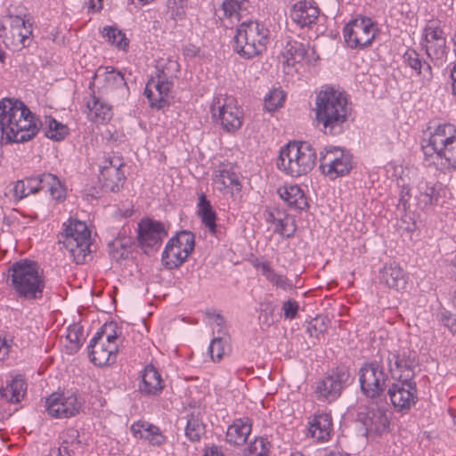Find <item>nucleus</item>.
<instances>
[{
  "label": "nucleus",
  "instance_id": "1",
  "mask_svg": "<svg viewBox=\"0 0 456 456\" xmlns=\"http://www.w3.org/2000/svg\"><path fill=\"white\" fill-rule=\"evenodd\" d=\"M0 128L9 142H25L34 138L38 127L35 115L20 101L0 102Z\"/></svg>",
  "mask_w": 456,
  "mask_h": 456
},
{
  "label": "nucleus",
  "instance_id": "2",
  "mask_svg": "<svg viewBox=\"0 0 456 456\" xmlns=\"http://www.w3.org/2000/svg\"><path fill=\"white\" fill-rule=\"evenodd\" d=\"M315 117L321 130L329 135H338L345 131L350 115L346 94L328 88L316 96Z\"/></svg>",
  "mask_w": 456,
  "mask_h": 456
},
{
  "label": "nucleus",
  "instance_id": "3",
  "mask_svg": "<svg viewBox=\"0 0 456 456\" xmlns=\"http://www.w3.org/2000/svg\"><path fill=\"white\" fill-rule=\"evenodd\" d=\"M9 279L18 297L35 300L43 297L45 276L37 262L21 259L9 267Z\"/></svg>",
  "mask_w": 456,
  "mask_h": 456
},
{
  "label": "nucleus",
  "instance_id": "4",
  "mask_svg": "<svg viewBox=\"0 0 456 456\" xmlns=\"http://www.w3.org/2000/svg\"><path fill=\"white\" fill-rule=\"evenodd\" d=\"M316 162V151L307 142H289L280 151L276 161L278 169L292 177L309 173Z\"/></svg>",
  "mask_w": 456,
  "mask_h": 456
},
{
  "label": "nucleus",
  "instance_id": "5",
  "mask_svg": "<svg viewBox=\"0 0 456 456\" xmlns=\"http://www.w3.org/2000/svg\"><path fill=\"white\" fill-rule=\"evenodd\" d=\"M269 29L257 20L243 21L236 29L233 50L244 59H252L265 51Z\"/></svg>",
  "mask_w": 456,
  "mask_h": 456
},
{
  "label": "nucleus",
  "instance_id": "6",
  "mask_svg": "<svg viewBox=\"0 0 456 456\" xmlns=\"http://www.w3.org/2000/svg\"><path fill=\"white\" fill-rule=\"evenodd\" d=\"M63 225L59 242L63 244L76 264L86 263L91 254V232L86 224L70 219L69 224Z\"/></svg>",
  "mask_w": 456,
  "mask_h": 456
},
{
  "label": "nucleus",
  "instance_id": "7",
  "mask_svg": "<svg viewBox=\"0 0 456 456\" xmlns=\"http://www.w3.org/2000/svg\"><path fill=\"white\" fill-rule=\"evenodd\" d=\"M5 18L10 28L4 24L0 27V37L4 45L12 51L28 46L33 30L29 14L22 12L12 13L9 11Z\"/></svg>",
  "mask_w": 456,
  "mask_h": 456
},
{
  "label": "nucleus",
  "instance_id": "8",
  "mask_svg": "<svg viewBox=\"0 0 456 456\" xmlns=\"http://www.w3.org/2000/svg\"><path fill=\"white\" fill-rule=\"evenodd\" d=\"M357 419L364 426L368 436H381L389 432L390 417L387 399H369L357 413Z\"/></svg>",
  "mask_w": 456,
  "mask_h": 456
},
{
  "label": "nucleus",
  "instance_id": "9",
  "mask_svg": "<svg viewBox=\"0 0 456 456\" xmlns=\"http://www.w3.org/2000/svg\"><path fill=\"white\" fill-rule=\"evenodd\" d=\"M387 381L388 374L381 362H366L359 370L360 388L368 399H387Z\"/></svg>",
  "mask_w": 456,
  "mask_h": 456
},
{
  "label": "nucleus",
  "instance_id": "10",
  "mask_svg": "<svg viewBox=\"0 0 456 456\" xmlns=\"http://www.w3.org/2000/svg\"><path fill=\"white\" fill-rule=\"evenodd\" d=\"M194 246V235L191 232H178L167 241L162 252V265L168 270L178 268L191 254Z\"/></svg>",
  "mask_w": 456,
  "mask_h": 456
},
{
  "label": "nucleus",
  "instance_id": "11",
  "mask_svg": "<svg viewBox=\"0 0 456 456\" xmlns=\"http://www.w3.org/2000/svg\"><path fill=\"white\" fill-rule=\"evenodd\" d=\"M351 374L348 367L338 366L321 381L316 384V398L323 403H332L342 394L343 390L350 384Z\"/></svg>",
  "mask_w": 456,
  "mask_h": 456
},
{
  "label": "nucleus",
  "instance_id": "12",
  "mask_svg": "<svg viewBox=\"0 0 456 456\" xmlns=\"http://www.w3.org/2000/svg\"><path fill=\"white\" fill-rule=\"evenodd\" d=\"M379 29L368 17H356L343 28L345 43L351 49H363L373 42Z\"/></svg>",
  "mask_w": 456,
  "mask_h": 456
},
{
  "label": "nucleus",
  "instance_id": "13",
  "mask_svg": "<svg viewBox=\"0 0 456 456\" xmlns=\"http://www.w3.org/2000/svg\"><path fill=\"white\" fill-rule=\"evenodd\" d=\"M424 160L443 173L456 169V135L443 139L440 145L422 147Z\"/></svg>",
  "mask_w": 456,
  "mask_h": 456
},
{
  "label": "nucleus",
  "instance_id": "14",
  "mask_svg": "<svg viewBox=\"0 0 456 456\" xmlns=\"http://www.w3.org/2000/svg\"><path fill=\"white\" fill-rule=\"evenodd\" d=\"M94 78L99 92L110 99L122 101L128 97L129 87L121 71L112 67H101Z\"/></svg>",
  "mask_w": 456,
  "mask_h": 456
},
{
  "label": "nucleus",
  "instance_id": "15",
  "mask_svg": "<svg viewBox=\"0 0 456 456\" xmlns=\"http://www.w3.org/2000/svg\"><path fill=\"white\" fill-rule=\"evenodd\" d=\"M387 363L393 378L400 381L413 380L419 368L418 354L410 348L389 351Z\"/></svg>",
  "mask_w": 456,
  "mask_h": 456
},
{
  "label": "nucleus",
  "instance_id": "16",
  "mask_svg": "<svg viewBox=\"0 0 456 456\" xmlns=\"http://www.w3.org/2000/svg\"><path fill=\"white\" fill-rule=\"evenodd\" d=\"M213 118L220 122L227 132H235L240 128L243 120L242 110L232 97H216L211 104Z\"/></svg>",
  "mask_w": 456,
  "mask_h": 456
},
{
  "label": "nucleus",
  "instance_id": "17",
  "mask_svg": "<svg viewBox=\"0 0 456 456\" xmlns=\"http://www.w3.org/2000/svg\"><path fill=\"white\" fill-rule=\"evenodd\" d=\"M320 167L332 179L343 176L352 168V156L341 148L326 147L320 152Z\"/></svg>",
  "mask_w": 456,
  "mask_h": 456
},
{
  "label": "nucleus",
  "instance_id": "18",
  "mask_svg": "<svg viewBox=\"0 0 456 456\" xmlns=\"http://www.w3.org/2000/svg\"><path fill=\"white\" fill-rule=\"evenodd\" d=\"M49 415L58 419L70 418L77 414L82 407V401L73 392L53 393L45 402Z\"/></svg>",
  "mask_w": 456,
  "mask_h": 456
},
{
  "label": "nucleus",
  "instance_id": "19",
  "mask_svg": "<svg viewBox=\"0 0 456 456\" xmlns=\"http://www.w3.org/2000/svg\"><path fill=\"white\" fill-rule=\"evenodd\" d=\"M417 392V385L414 380H397L389 387L387 395L395 411L404 414L416 404Z\"/></svg>",
  "mask_w": 456,
  "mask_h": 456
},
{
  "label": "nucleus",
  "instance_id": "20",
  "mask_svg": "<svg viewBox=\"0 0 456 456\" xmlns=\"http://www.w3.org/2000/svg\"><path fill=\"white\" fill-rule=\"evenodd\" d=\"M167 235L163 224L159 221L142 219L138 224V241L144 248L159 246Z\"/></svg>",
  "mask_w": 456,
  "mask_h": 456
},
{
  "label": "nucleus",
  "instance_id": "21",
  "mask_svg": "<svg viewBox=\"0 0 456 456\" xmlns=\"http://www.w3.org/2000/svg\"><path fill=\"white\" fill-rule=\"evenodd\" d=\"M174 84L157 76L151 77L144 88V95L149 101L150 106L157 110L164 108L167 104V98Z\"/></svg>",
  "mask_w": 456,
  "mask_h": 456
},
{
  "label": "nucleus",
  "instance_id": "22",
  "mask_svg": "<svg viewBox=\"0 0 456 456\" xmlns=\"http://www.w3.org/2000/svg\"><path fill=\"white\" fill-rule=\"evenodd\" d=\"M101 338L100 334H95L88 345L90 360L96 366H104L115 362L118 350V345H107Z\"/></svg>",
  "mask_w": 456,
  "mask_h": 456
},
{
  "label": "nucleus",
  "instance_id": "23",
  "mask_svg": "<svg viewBox=\"0 0 456 456\" xmlns=\"http://www.w3.org/2000/svg\"><path fill=\"white\" fill-rule=\"evenodd\" d=\"M333 433L332 418L327 412H316L308 421V434L318 442H327Z\"/></svg>",
  "mask_w": 456,
  "mask_h": 456
},
{
  "label": "nucleus",
  "instance_id": "24",
  "mask_svg": "<svg viewBox=\"0 0 456 456\" xmlns=\"http://www.w3.org/2000/svg\"><path fill=\"white\" fill-rule=\"evenodd\" d=\"M319 8L307 1H298L290 9L291 20L300 28L311 27L316 23Z\"/></svg>",
  "mask_w": 456,
  "mask_h": 456
},
{
  "label": "nucleus",
  "instance_id": "25",
  "mask_svg": "<svg viewBox=\"0 0 456 456\" xmlns=\"http://www.w3.org/2000/svg\"><path fill=\"white\" fill-rule=\"evenodd\" d=\"M165 387L160 373L151 364L147 365L138 386L139 392L144 395H159Z\"/></svg>",
  "mask_w": 456,
  "mask_h": 456
},
{
  "label": "nucleus",
  "instance_id": "26",
  "mask_svg": "<svg viewBox=\"0 0 456 456\" xmlns=\"http://www.w3.org/2000/svg\"><path fill=\"white\" fill-rule=\"evenodd\" d=\"M380 280L395 290L404 289L408 283L406 273L396 263L387 264L380 270Z\"/></svg>",
  "mask_w": 456,
  "mask_h": 456
},
{
  "label": "nucleus",
  "instance_id": "27",
  "mask_svg": "<svg viewBox=\"0 0 456 456\" xmlns=\"http://www.w3.org/2000/svg\"><path fill=\"white\" fill-rule=\"evenodd\" d=\"M403 61L424 81L430 82L433 78L431 65L414 49H408Z\"/></svg>",
  "mask_w": 456,
  "mask_h": 456
},
{
  "label": "nucleus",
  "instance_id": "28",
  "mask_svg": "<svg viewBox=\"0 0 456 456\" xmlns=\"http://www.w3.org/2000/svg\"><path fill=\"white\" fill-rule=\"evenodd\" d=\"M131 432L135 438L147 440L153 446H160L167 441L158 427L146 422L138 421L133 424Z\"/></svg>",
  "mask_w": 456,
  "mask_h": 456
},
{
  "label": "nucleus",
  "instance_id": "29",
  "mask_svg": "<svg viewBox=\"0 0 456 456\" xmlns=\"http://www.w3.org/2000/svg\"><path fill=\"white\" fill-rule=\"evenodd\" d=\"M251 420L248 418L235 419L225 434V440L230 444L242 445L251 433Z\"/></svg>",
  "mask_w": 456,
  "mask_h": 456
},
{
  "label": "nucleus",
  "instance_id": "30",
  "mask_svg": "<svg viewBox=\"0 0 456 456\" xmlns=\"http://www.w3.org/2000/svg\"><path fill=\"white\" fill-rule=\"evenodd\" d=\"M278 193L289 207L296 210H305L309 204L304 191L297 184L285 185L278 189Z\"/></svg>",
  "mask_w": 456,
  "mask_h": 456
},
{
  "label": "nucleus",
  "instance_id": "31",
  "mask_svg": "<svg viewBox=\"0 0 456 456\" xmlns=\"http://www.w3.org/2000/svg\"><path fill=\"white\" fill-rule=\"evenodd\" d=\"M115 162L114 167L101 169L99 176L102 183V188L111 192L118 191L126 180L124 172L121 170V164L117 160Z\"/></svg>",
  "mask_w": 456,
  "mask_h": 456
},
{
  "label": "nucleus",
  "instance_id": "32",
  "mask_svg": "<svg viewBox=\"0 0 456 456\" xmlns=\"http://www.w3.org/2000/svg\"><path fill=\"white\" fill-rule=\"evenodd\" d=\"M252 265L255 268L260 270L266 280L276 287L284 290L291 289L294 287L292 281L285 275L278 274L274 271L269 261H260L258 258H256L252 261Z\"/></svg>",
  "mask_w": 456,
  "mask_h": 456
},
{
  "label": "nucleus",
  "instance_id": "33",
  "mask_svg": "<svg viewBox=\"0 0 456 456\" xmlns=\"http://www.w3.org/2000/svg\"><path fill=\"white\" fill-rule=\"evenodd\" d=\"M456 135V127L450 123L439 124L434 127L429 126L421 142V148L426 145H440L443 139Z\"/></svg>",
  "mask_w": 456,
  "mask_h": 456
},
{
  "label": "nucleus",
  "instance_id": "34",
  "mask_svg": "<svg viewBox=\"0 0 456 456\" xmlns=\"http://www.w3.org/2000/svg\"><path fill=\"white\" fill-rule=\"evenodd\" d=\"M418 204L422 209H428L437 203L438 195L436 193V184L421 178L417 183Z\"/></svg>",
  "mask_w": 456,
  "mask_h": 456
},
{
  "label": "nucleus",
  "instance_id": "35",
  "mask_svg": "<svg viewBox=\"0 0 456 456\" xmlns=\"http://www.w3.org/2000/svg\"><path fill=\"white\" fill-rule=\"evenodd\" d=\"M307 47L305 45L297 41H289L282 52L283 63L288 67H295L305 59Z\"/></svg>",
  "mask_w": 456,
  "mask_h": 456
},
{
  "label": "nucleus",
  "instance_id": "36",
  "mask_svg": "<svg viewBox=\"0 0 456 456\" xmlns=\"http://www.w3.org/2000/svg\"><path fill=\"white\" fill-rule=\"evenodd\" d=\"M86 107L88 118L95 123H104L112 117L111 107L94 95L87 102Z\"/></svg>",
  "mask_w": 456,
  "mask_h": 456
},
{
  "label": "nucleus",
  "instance_id": "37",
  "mask_svg": "<svg viewBox=\"0 0 456 456\" xmlns=\"http://www.w3.org/2000/svg\"><path fill=\"white\" fill-rule=\"evenodd\" d=\"M213 183L215 187L221 191L233 187H235L236 190L240 189L237 175L230 168L222 166H219L215 171Z\"/></svg>",
  "mask_w": 456,
  "mask_h": 456
},
{
  "label": "nucleus",
  "instance_id": "38",
  "mask_svg": "<svg viewBox=\"0 0 456 456\" xmlns=\"http://www.w3.org/2000/svg\"><path fill=\"white\" fill-rule=\"evenodd\" d=\"M198 214L200 216L202 223L214 233L216 232V215L213 210L209 200H207L206 195L201 193L199 197L198 202Z\"/></svg>",
  "mask_w": 456,
  "mask_h": 456
},
{
  "label": "nucleus",
  "instance_id": "39",
  "mask_svg": "<svg viewBox=\"0 0 456 456\" xmlns=\"http://www.w3.org/2000/svg\"><path fill=\"white\" fill-rule=\"evenodd\" d=\"M43 130L47 138L54 141L64 139L68 134L67 126L50 116L45 117Z\"/></svg>",
  "mask_w": 456,
  "mask_h": 456
},
{
  "label": "nucleus",
  "instance_id": "40",
  "mask_svg": "<svg viewBox=\"0 0 456 456\" xmlns=\"http://www.w3.org/2000/svg\"><path fill=\"white\" fill-rule=\"evenodd\" d=\"M277 217L276 224L274 225V232L286 238L293 237L297 230L295 218L286 212L279 214Z\"/></svg>",
  "mask_w": 456,
  "mask_h": 456
},
{
  "label": "nucleus",
  "instance_id": "41",
  "mask_svg": "<svg viewBox=\"0 0 456 456\" xmlns=\"http://www.w3.org/2000/svg\"><path fill=\"white\" fill-rule=\"evenodd\" d=\"M157 77L170 81L174 84V79L179 72V63L175 60L167 59L159 61L156 66Z\"/></svg>",
  "mask_w": 456,
  "mask_h": 456
},
{
  "label": "nucleus",
  "instance_id": "42",
  "mask_svg": "<svg viewBox=\"0 0 456 456\" xmlns=\"http://www.w3.org/2000/svg\"><path fill=\"white\" fill-rule=\"evenodd\" d=\"M45 188H47L52 198L62 201L66 197V189L57 175L45 173Z\"/></svg>",
  "mask_w": 456,
  "mask_h": 456
},
{
  "label": "nucleus",
  "instance_id": "43",
  "mask_svg": "<svg viewBox=\"0 0 456 456\" xmlns=\"http://www.w3.org/2000/svg\"><path fill=\"white\" fill-rule=\"evenodd\" d=\"M102 33L103 37H107L110 44L115 45L118 49L126 50L128 47V39L117 27H104Z\"/></svg>",
  "mask_w": 456,
  "mask_h": 456
},
{
  "label": "nucleus",
  "instance_id": "44",
  "mask_svg": "<svg viewBox=\"0 0 456 456\" xmlns=\"http://www.w3.org/2000/svg\"><path fill=\"white\" fill-rule=\"evenodd\" d=\"M204 424L201 419L195 414L188 415L185 427V436L191 442L200 441L201 435L204 433Z\"/></svg>",
  "mask_w": 456,
  "mask_h": 456
},
{
  "label": "nucleus",
  "instance_id": "45",
  "mask_svg": "<svg viewBox=\"0 0 456 456\" xmlns=\"http://www.w3.org/2000/svg\"><path fill=\"white\" fill-rule=\"evenodd\" d=\"M428 57L436 63L443 62L447 54L446 39L423 45Z\"/></svg>",
  "mask_w": 456,
  "mask_h": 456
},
{
  "label": "nucleus",
  "instance_id": "46",
  "mask_svg": "<svg viewBox=\"0 0 456 456\" xmlns=\"http://www.w3.org/2000/svg\"><path fill=\"white\" fill-rule=\"evenodd\" d=\"M270 447L266 438L256 437L245 449L244 456H270Z\"/></svg>",
  "mask_w": 456,
  "mask_h": 456
},
{
  "label": "nucleus",
  "instance_id": "47",
  "mask_svg": "<svg viewBox=\"0 0 456 456\" xmlns=\"http://www.w3.org/2000/svg\"><path fill=\"white\" fill-rule=\"evenodd\" d=\"M245 0H225L222 4V11L224 17L231 20V21L240 20V12L243 8Z\"/></svg>",
  "mask_w": 456,
  "mask_h": 456
},
{
  "label": "nucleus",
  "instance_id": "48",
  "mask_svg": "<svg viewBox=\"0 0 456 456\" xmlns=\"http://www.w3.org/2000/svg\"><path fill=\"white\" fill-rule=\"evenodd\" d=\"M285 101V94L279 88H274L265 96V108L272 112L281 108Z\"/></svg>",
  "mask_w": 456,
  "mask_h": 456
},
{
  "label": "nucleus",
  "instance_id": "49",
  "mask_svg": "<svg viewBox=\"0 0 456 456\" xmlns=\"http://www.w3.org/2000/svg\"><path fill=\"white\" fill-rule=\"evenodd\" d=\"M445 35L440 26L435 22H430L426 25L423 30V45L435 43L438 40H444Z\"/></svg>",
  "mask_w": 456,
  "mask_h": 456
},
{
  "label": "nucleus",
  "instance_id": "50",
  "mask_svg": "<svg viewBox=\"0 0 456 456\" xmlns=\"http://www.w3.org/2000/svg\"><path fill=\"white\" fill-rule=\"evenodd\" d=\"M228 348L227 341L222 338H215L211 340L208 346V353L213 361H220L226 349Z\"/></svg>",
  "mask_w": 456,
  "mask_h": 456
},
{
  "label": "nucleus",
  "instance_id": "51",
  "mask_svg": "<svg viewBox=\"0 0 456 456\" xmlns=\"http://www.w3.org/2000/svg\"><path fill=\"white\" fill-rule=\"evenodd\" d=\"M329 322L326 316L319 315L308 323L307 332L311 337L318 338L327 330Z\"/></svg>",
  "mask_w": 456,
  "mask_h": 456
},
{
  "label": "nucleus",
  "instance_id": "52",
  "mask_svg": "<svg viewBox=\"0 0 456 456\" xmlns=\"http://www.w3.org/2000/svg\"><path fill=\"white\" fill-rule=\"evenodd\" d=\"M79 432L77 429L74 428H66L63 430L59 436L60 444L63 445H67L73 449H76L79 446Z\"/></svg>",
  "mask_w": 456,
  "mask_h": 456
},
{
  "label": "nucleus",
  "instance_id": "53",
  "mask_svg": "<svg viewBox=\"0 0 456 456\" xmlns=\"http://www.w3.org/2000/svg\"><path fill=\"white\" fill-rule=\"evenodd\" d=\"M167 13L175 22L183 20L185 18V5L182 0H168Z\"/></svg>",
  "mask_w": 456,
  "mask_h": 456
},
{
  "label": "nucleus",
  "instance_id": "54",
  "mask_svg": "<svg viewBox=\"0 0 456 456\" xmlns=\"http://www.w3.org/2000/svg\"><path fill=\"white\" fill-rule=\"evenodd\" d=\"M117 324L114 322L105 323L95 334L101 335V339L107 345H118V335L116 331Z\"/></svg>",
  "mask_w": 456,
  "mask_h": 456
},
{
  "label": "nucleus",
  "instance_id": "55",
  "mask_svg": "<svg viewBox=\"0 0 456 456\" xmlns=\"http://www.w3.org/2000/svg\"><path fill=\"white\" fill-rule=\"evenodd\" d=\"M27 189L29 194L37 193L45 189V173L37 175L26 177Z\"/></svg>",
  "mask_w": 456,
  "mask_h": 456
},
{
  "label": "nucleus",
  "instance_id": "56",
  "mask_svg": "<svg viewBox=\"0 0 456 456\" xmlns=\"http://www.w3.org/2000/svg\"><path fill=\"white\" fill-rule=\"evenodd\" d=\"M437 317L438 321L444 326L448 328L453 336H456V315L452 314L448 310L444 309L438 314Z\"/></svg>",
  "mask_w": 456,
  "mask_h": 456
},
{
  "label": "nucleus",
  "instance_id": "57",
  "mask_svg": "<svg viewBox=\"0 0 456 456\" xmlns=\"http://www.w3.org/2000/svg\"><path fill=\"white\" fill-rule=\"evenodd\" d=\"M299 310V305L295 300H288L282 305L283 316L285 319H295Z\"/></svg>",
  "mask_w": 456,
  "mask_h": 456
},
{
  "label": "nucleus",
  "instance_id": "58",
  "mask_svg": "<svg viewBox=\"0 0 456 456\" xmlns=\"http://www.w3.org/2000/svg\"><path fill=\"white\" fill-rule=\"evenodd\" d=\"M11 343L12 339H8L3 332H0V361H4L9 356Z\"/></svg>",
  "mask_w": 456,
  "mask_h": 456
},
{
  "label": "nucleus",
  "instance_id": "59",
  "mask_svg": "<svg viewBox=\"0 0 456 456\" xmlns=\"http://www.w3.org/2000/svg\"><path fill=\"white\" fill-rule=\"evenodd\" d=\"M13 195L17 199H23L30 195L27 189V183L25 180H18L13 187Z\"/></svg>",
  "mask_w": 456,
  "mask_h": 456
},
{
  "label": "nucleus",
  "instance_id": "60",
  "mask_svg": "<svg viewBox=\"0 0 456 456\" xmlns=\"http://www.w3.org/2000/svg\"><path fill=\"white\" fill-rule=\"evenodd\" d=\"M82 335L83 331L79 328L73 327L72 329H69L67 338L70 343L74 344L75 346L78 347L81 343Z\"/></svg>",
  "mask_w": 456,
  "mask_h": 456
},
{
  "label": "nucleus",
  "instance_id": "61",
  "mask_svg": "<svg viewBox=\"0 0 456 456\" xmlns=\"http://www.w3.org/2000/svg\"><path fill=\"white\" fill-rule=\"evenodd\" d=\"M74 453L75 449L67 445L60 444V447L50 450L49 456H73Z\"/></svg>",
  "mask_w": 456,
  "mask_h": 456
},
{
  "label": "nucleus",
  "instance_id": "62",
  "mask_svg": "<svg viewBox=\"0 0 456 456\" xmlns=\"http://www.w3.org/2000/svg\"><path fill=\"white\" fill-rule=\"evenodd\" d=\"M411 198L410 189L407 187H403L400 191V199L398 202V207L402 206L403 210L408 208V202Z\"/></svg>",
  "mask_w": 456,
  "mask_h": 456
},
{
  "label": "nucleus",
  "instance_id": "63",
  "mask_svg": "<svg viewBox=\"0 0 456 456\" xmlns=\"http://www.w3.org/2000/svg\"><path fill=\"white\" fill-rule=\"evenodd\" d=\"M203 456H224V455L220 446L213 444L212 446H210L209 448H207L205 450Z\"/></svg>",
  "mask_w": 456,
  "mask_h": 456
},
{
  "label": "nucleus",
  "instance_id": "64",
  "mask_svg": "<svg viewBox=\"0 0 456 456\" xmlns=\"http://www.w3.org/2000/svg\"><path fill=\"white\" fill-rule=\"evenodd\" d=\"M284 211L282 210H280V209H273V210H270L267 212V216H266V222L268 223H271L273 224H276V218H278V215L279 214H283Z\"/></svg>",
  "mask_w": 456,
  "mask_h": 456
}]
</instances>
